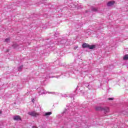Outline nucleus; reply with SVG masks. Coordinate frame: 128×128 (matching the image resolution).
<instances>
[{"label": "nucleus", "instance_id": "6", "mask_svg": "<svg viewBox=\"0 0 128 128\" xmlns=\"http://www.w3.org/2000/svg\"><path fill=\"white\" fill-rule=\"evenodd\" d=\"M103 108L102 106H96L95 107L96 110H102Z\"/></svg>", "mask_w": 128, "mask_h": 128}, {"label": "nucleus", "instance_id": "4", "mask_svg": "<svg viewBox=\"0 0 128 128\" xmlns=\"http://www.w3.org/2000/svg\"><path fill=\"white\" fill-rule=\"evenodd\" d=\"M114 1H110L107 4L108 6H114Z\"/></svg>", "mask_w": 128, "mask_h": 128}, {"label": "nucleus", "instance_id": "12", "mask_svg": "<svg viewBox=\"0 0 128 128\" xmlns=\"http://www.w3.org/2000/svg\"><path fill=\"white\" fill-rule=\"evenodd\" d=\"M92 10L93 12H97L98 11V9L96 8H92Z\"/></svg>", "mask_w": 128, "mask_h": 128}, {"label": "nucleus", "instance_id": "11", "mask_svg": "<svg viewBox=\"0 0 128 128\" xmlns=\"http://www.w3.org/2000/svg\"><path fill=\"white\" fill-rule=\"evenodd\" d=\"M124 60H128V55H125L123 58Z\"/></svg>", "mask_w": 128, "mask_h": 128}, {"label": "nucleus", "instance_id": "14", "mask_svg": "<svg viewBox=\"0 0 128 128\" xmlns=\"http://www.w3.org/2000/svg\"><path fill=\"white\" fill-rule=\"evenodd\" d=\"M33 128H38V127L34 126Z\"/></svg>", "mask_w": 128, "mask_h": 128}, {"label": "nucleus", "instance_id": "13", "mask_svg": "<svg viewBox=\"0 0 128 128\" xmlns=\"http://www.w3.org/2000/svg\"><path fill=\"white\" fill-rule=\"evenodd\" d=\"M108 100H114V98H108Z\"/></svg>", "mask_w": 128, "mask_h": 128}, {"label": "nucleus", "instance_id": "7", "mask_svg": "<svg viewBox=\"0 0 128 128\" xmlns=\"http://www.w3.org/2000/svg\"><path fill=\"white\" fill-rule=\"evenodd\" d=\"M89 50H94V48H96V45H89V47L88 48Z\"/></svg>", "mask_w": 128, "mask_h": 128}, {"label": "nucleus", "instance_id": "10", "mask_svg": "<svg viewBox=\"0 0 128 128\" xmlns=\"http://www.w3.org/2000/svg\"><path fill=\"white\" fill-rule=\"evenodd\" d=\"M18 44H14L12 45V47L14 48H18Z\"/></svg>", "mask_w": 128, "mask_h": 128}, {"label": "nucleus", "instance_id": "3", "mask_svg": "<svg viewBox=\"0 0 128 128\" xmlns=\"http://www.w3.org/2000/svg\"><path fill=\"white\" fill-rule=\"evenodd\" d=\"M13 119L14 120H22V118L20 116H14Z\"/></svg>", "mask_w": 128, "mask_h": 128}, {"label": "nucleus", "instance_id": "15", "mask_svg": "<svg viewBox=\"0 0 128 128\" xmlns=\"http://www.w3.org/2000/svg\"><path fill=\"white\" fill-rule=\"evenodd\" d=\"M78 48V46H77L76 47L75 50H76V48Z\"/></svg>", "mask_w": 128, "mask_h": 128}, {"label": "nucleus", "instance_id": "9", "mask_svg": "<svg viewBox=\"0 0 128 128\" xmlns=\"http://www.w3.org/2000/svg\"><path fill=\"white\" fill-rule=\"evenodd\" d=\"M10 40V38H7L5 39L4 42H9Z\"/></svg>", "mask_w": 128, "mask_h": 128}, {"label": "nucleus", "instance_id": "1", "mask_svg": "<svg viewBox=\"0 0 128 128\" xmlns=\"http://www.w3.org/2000/svg\"><path fill=\"white\" fill-rule=\"evenodd\" d=\"M28 114L31 116H34V118H36V116H40V114L36 112V111L28 112Z\"/></svg>", "mask_w": 128, "mask_h": 128}, {"label": "nucleus", "instance_id": "17", "mask_svg": "<svg viewBox=\"0 0 128 128\" xmlns=\"http://www.w3.org/2000/svg\"><path fill=\"white\" fill-rule=\"evenodd\" d=\"M32 102H34V100H32Z\"/></svg>", "mask_w": 128, "mask_h": 128}, {"label": "nucleus", "instance_id": "5", "mask_svg": "<svg viewBox=\"0 0 128 128\" xmlns=\"http://www.w3.org/2000/svg\"><path fill=\"white\" fill-rule=\"evenodd\" d=\"M89 47H90V44L86 43H84L82 45V48H88Z\"/></svg>", "mask_w": 128, "mask_h": 128}, {"label": "nucleus", "instance_id": "16", "mask_svg": "<svg viewBox=\"0 0 128 128\" xmlns=\"http://www.w3.org/2000/svg\"><path fill=\"white\" fill-rule=\"evenodd\" d=\"M2 111L0 110V114H2Z\"/></svg>", "mask_w": 128, "mask_h": 128}, {"label": "nucleus", "instance_id": "8", "mask_svg": "<svg viewBox=\"0 0 128 128\" xmlns=\"http://www.w3.org/2000/svg\"><path fill=\"white\" fill-rule=\"evenodd\" d=\"M52 114V112H48L45 114L44 116H50Z\"/></svg>", "mask_w": 128, "mask_h": 128}, {"label": "nucleus", "instance_id": "2", "mask_svg": "<svg viewBox=\"0 0 128 128\" xmlns=\"http://www.w3.org/2000/svg\"><path fill=\"white\" fill-rule=\"evenodd\" d=\"M102 110L104 112V113L108 114V112H110V108L108 107H104Z\"/></svg>", "mask_w": 128, "mask_h": 128}]
</instances>
